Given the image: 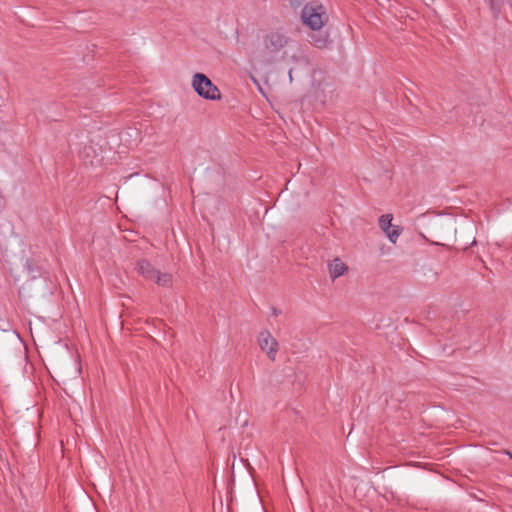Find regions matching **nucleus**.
I'll return each instance as SVG.
<instances>
[{
    "instance_id": "nucleus-1",
    "label": "nucleus",
    "mask_w": 512,
    "mask_h": 512,
    "mask_svg": "<svg viewBox=\"0 0 512 512\" xmlns=\"http://www.w3.org/2000/svg\"><path fill=\"white\" fill-rule=\"evenodd\" d=\"M289 38L279 31H271L264 35L262 46L257 51L256 59L263 65L273 64L279 53L288 45Z\"/></svg>"
},
{
    "instance_id": "nucleus-2",
    "label": "nucleus",
    "mask_w": 512,
    "mask_h": 512,
    "mask_svg": "<svg viewBox=\"0 0 512 512\" xmlns=\"http://www.w3.org/2000/svg\"><path fill=\"white\" fill-rule=\"evenodd\" d=\"M194 91L207 100H220L221 92L218 87L203 73H195L192 78Z\"/></svg>"
},
{
    "instance_id": "nucleus-3",
    "label": "nucleus",
    "mask_w": 512,
    "mask_h": 512,
    "mask_svg": "<svg viewBox=\"0 0 512 512\" xmlns=\"http://www.w3.org/2000/svg\"><path fill=\"white\" fill-rule=\"evenodd\" d=\"M324 14L323 6L307 4L302 9L301 18L311 29L320 30L324 25Z\"/></svg>"
},
{
    "instance_id": "nucleus-4",
    "label": "nucleus",
    "mask_w": 512,
    "mask_h": 512,
    "mask_svg": "<svg viewBox=\"0 0 512 512\" xmlns=\"http://www.w3.org/2000/svg\"><path fill=\"white\" fill-rule=\"evenodd\" d=\"M258 342L261 350L266 352L271 360H275V356L278 351V343L270 332H261L258 337Z\"/></svg>"
},
{
    "instance_id": "nucleus-5",
    "label": "nucleus",
    "mask_w": 512,
    "mask_h": 512,
    "mask_svg": "<svg viewBox=\"0 0 512 512\" xmlns=\"http://www.w3.org/2000/svg\"><path fill=\"white\" fill-rule=\"evenodd\" d=\"M348 271V266L340 259L335 258L329 264V273L332 280L344 275Z\"/></svg>"
},
{
    "instance_id": "nucleus-6",
    "label": "nucleus",
    "mask_w": 512,
    "mask_h": 512,
    "mask_svg": "<svg viewBox=\"0 0 512 512\" xmlns=\"http://www.w3.org/2000/svg\"><path fill=\"white\" fill-rule=\"evenodd\" d=\"M138 272L147 280L153 281L156 276L157 270L151 263L145 259L139 260L137 263Z\"/></svg>"
},
{
    "instance_id": "nucleus-7",
    "label": "nucleus",
    "mask_w": 512,
    "mask_h": 512,
    "mask_svg": "<svg viewBox=\"0 0 512 512\" xmlns=\"http://www.w3.org/2000/svg\"><path fill=\"white\" fill-rule=\"evenodd\" d=\"M310 38L311 43L317 48H325L329 42L327 33H313Z\"/></svg>"
},
{
    "instance_id": "nucleus-8",
    "label": "nucleus",
    "mask_w": 512,
    "mask_h": 512,
    "mask_svg": "<svg viewBox=\"0 0 512 512\" xmlns=\"http://www.w3.org/2000/svg\"><path fill=\"white\" fill-rule=\"evenodd\" d=\"M156 284L162 287H171L173 278L170 273H162L157 270L155 279L153 280Z\"/></svg>"
},
{
    "instance_id": "nucleus-9",
    "label": "nucleus",
    "mask_w": 512,
    "mask_h": 512,
    "mask_svg": "<svg viewBox=\"0 0 512 512\" xmlns=\"http://www.w3.org/2000/svg\"><path fill=\"white\" fill-rule=\"evenodd\" d=\"M392 214H383L379 218V227L385 232L392 228Z\"/></svg>"
},
{
    "instance_id": "nucleus-10",
    "label": "nucleus",
    "mask_w": 512,
    "mask_h": 512,
    "mask_svg": "<svg viewBox=\"0 0 512 512\" xmlns=\"http://www.w3.org/2000/svg\"><path fill=\"white\" fill-rule=\"evenodd\" d=\"M386 236L392 243H396L398 237L401 234V228L399 226H393L388 231H385Z\"/></svg>"
},
{
    "instance_id": "nucleus-11",
    "label": "nucleus",
    "mask_w": 512,
    "mask_h": 512,
    "mask_svg": "<svg viewBox=\"0 0 512 512\" xmlns=\"http://www.w3.org/2000/svg\"><path fill=\"white\" fill-rule=\"evenodd\" d=\"M490 8L494 14V17H497L500 13L501 3L499 0H489Z\"/></svg>"
},
{
    "instance_id": "nucleus-12",
    "label": "nucleus",
    "mask_w": 512,
    "mask_h": 512,
    "mask_svg": "<svg viewBox=\"0 0 512 512\" xmlns=\"http://www.w3.org/2000/svg\"><path fill=\"white\" fill-rule=\"evenodd\" d=\"M280 311H278L276 308L273 309V315L277 316L279 315Z\"/></svg>"
},
{
    "instance_id": "nucleus-13",
    "label": "nucleus",
    "mask_w": 512,
    "mask_h": 512,
    "mask_svg": "<svg viewBox=\"0 0 512 512\" xmlns=\"http://www.w3.org/2000/svg\"><path fill=\"white\" fill-rule=\"evenodd\" d=\"M510 459H512V453L508 452Z\"/></svg>"
}]
</instances>
